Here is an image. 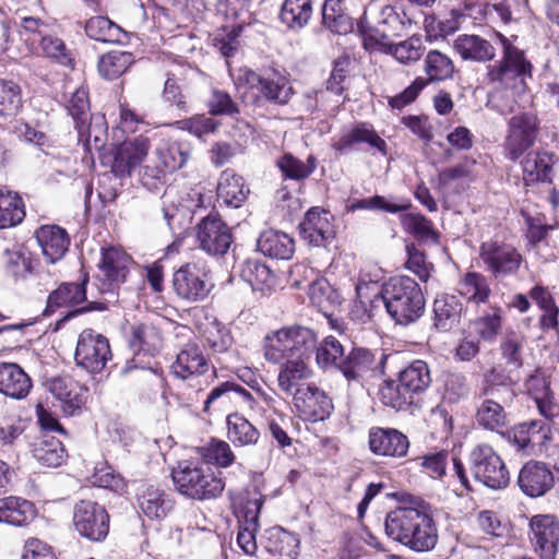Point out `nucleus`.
I'll list each match as a JSON object with an SVG mask.
<instances>
[{"label":"nucleus","instance_id":"nucleus-52","mask_svg":"<svg viewBox=\"0 0 559 559\" xmlns=\"http://www.w3.org/2000/svg\"><path fill=\"white\" fill-rule=\"evenodd\" d=\"M399 379L412 394L424 392L431 382L430 370L424 360H414L400 372Z\"/></svg>","mask_w":559,"mask_h":559},{"label":"nucleus","instance_id":"nucleus-11","mask_svg":"<svg viewBox=\"0 0 559 559\" xmlns=\"http://www.w3.org/2000/svg\"><path fill=\"white\" fill-rule=\"evenodd\" d=\"M236 83L257 91L259 97L275 105H286L293 95L286 78L278 74L263 76L248 68L239 70Z\"/></svg>","mask_w":559,"mask_h":559},{"label":"nucleus","instance_id":"nucleus-55","mask_svg":"<svg viewBox=\"0 0 559 559\" xmlns=\"http://www.w3.org/2000/svg\"><path fill=\"white\" fill-rule=\"evenodd\" d=\"M316 360L321 368L334 367L338 370L341 359L344 358L345 348L343 344L333 335L325 336L320 343L316 344Z\"/></svg>","mask_w":559,"mask_h":559},{"label":"nucleus","instance_id":"nucleus-17","mask_svg":"<svg viewBox=\"0 0 559 559\" xmlns=\"http://www.w3.org/2000/svg\"><path fill=\"white\" fill-rule=\"evenodd\" d=\"M531 542L540 559H555L559 542V523L554 515L540 514L532 518Z\"/></svg>","mask_w":559,"mask_h":559},{"label":"nucleus","instance_id":"nucleus-61","mask_svg":"<svg viewBox=\"0 0 559 559\" xmlns=\"http://www.w3.org/2000/svg\"><path fill=\"white\" fill-rule=\"evenodd\" d=\"M454 63L439 50H430L425 58V72L428 81H444L451 79L454 73Z\"/></svg>","mask_w":559,"mask_h":559},{"label":"nucleus","instance_id":"nucleus-56","mask_svg":"<svg viewBox=\"0 0 559 559\" xmlns=\"http://www.w3.org/2000/svg\"><path fill=\"white\" fill-rule=\"evenodd\" d=\"M22 107L21 86L14 81L0 79V117H14Z\"/></svg>","mask_w":559,"mask_h":559},{"label":"nucleus","instance_id":"nucleus-23","mask_svg":"<svg viewBox=\"0 0 559 559\" xmlns=\"http://www.w3.org/2000/svg\"><path fill=\"white\" fill-rule=\"evenodd\" d=\"M33 388L31 377L15 362H0V394L12 400H24Z\"/></svg>","mask_w":559,"mask_h":559},{"label":"nucleus","instance_id":"nucleus-35","mask_svg":"<svg viewBox=\"0 0 559 559\" xmlns=\"http://www.w3.org/2000/svg\"><path fill=\"white\" fill-rule=\"evenodd\" d=\"M508 404L496 396H486L476 412L477 424L486 430L500 432L508 425V416L504 411V405Z\"/></svg>","mask_w":559,"mask_h":559},{"label":"nucleus","instance_id":"nucleus-28","mask_svg":"<svg viewBox=\"0 0 559 559\" xmlns=\"http://www.w3.org/2000/svg\"><path fill=\"white\" fill-rule=\"evenodd\" d=\"M87 281V275H84L80 283H62L49 294L44 314L50 316L61 307H71L84 302L86 300L85 285Z\"/></svg>","mask_w":559,"mask_h":559},{"label":"nucleus","instance_id":"nucleus-18","mask_svg":"<svg viewBox=\"0 0 559 559\" xmlns=\"http://www.w3.org/2000/svg\"><path fill=\"white\" fill-rule=\"evenodd\" d=\"M293 402L298 412L312 421L324 420L333 409L330 397L314 384L298 389Z\"/></svg>","mask_w":559,"mask_h":559},{"label":"nucleus","instance_id":"nucleus-40","mask_svg":"<svg viewBox=\"0 0 559 559\" xmlns=\"http://www.w3.org/2000/svg\"><path fill=\"white\" fill-rule=\"evenodd\" d=\"M449 457L452 462L453 471L461 481V484L468 489V478L465 473V468L461 460L454 455H449L445 451L431 453L423 457L421 466L426 469L432 478H441L445 474Z\"/></svg>","mask_w":559,"mask_h":559},{"label":"nucleus","instance_id":"nucleus-22","mask_svg":"<svg viewBox=\"0 0 559 559\" xmlns=\"http://www.w3.org/2000/svg\"><path fill=\"white\" fill-rule=\"evenodd\" d=\"M209 367V360L201 347L198 344L188 343L177 354L170 368L176 378L189 380L204 374Z\"/></svg>","mask_w":559,"mask_h":559},{"label":"nucleus","instance_id":"nucleus-14","mask_svg":"<svg viewBox=\"0 0 559 559\" xmlns=\"http://www.w3.org/2000/svg\"><path fill=\"white\" fill-rule=\"evenodd\" d=\"M197 239L206 253L223 257L233 243V235L218 214H209L198 224Z\"/></svg>","mask_w":559,"mask_h":559},{"label":"nucleus","instance_id":"nucleus-42","mask_svg":"<svg viewBox=\"0 0 559 559\" xmlns=\"http://www.w3.org/2000/svg\"><path fill=\"white\" fill-rule=\"evenodd\" d=\"M459 294L467 301L485 304L491 295L488 278L477 272L466 273L457 285Z\"/></svg>","mask_w":559,"mask_h":559},{"label":"nucleus","instance_id":"nucleus-49","mask_svg":"<svg viewBox=\"0 0 559 559\" xmlns=\"http://www.w3.org/2000/svg\"><path fill=\"white\" fill-rule=\"evenodd\" d=\"M234 382L225 381L214 386L203 403V412L207 415L227 412L235 404Z\"/></svg>","mask_w":559,"mask_h":559},{"label":"nucleus","instance_id":"nucleus-16","mask_svg":"<svg viewBox=\"0 0 559 559\" xmlns=\"http://www.w3.org/2000/svg\"><path fill=\"white\" fill-rule=\"evenodd\" d=\"M411 25L412 20L404 12L400 13L395 7L385 4L379 8L376 25L366 36L381 47V41L403 36Z\"/></svg>","mask_w":559,"mask_h":559},{"label":"nucleus","instance_id":"nucleus-51","mask_svg":"<svg viewBox=\"0 0 559 559\" xmlns=\"http://www.w3.org/2000/svg\"><path fill=\"white\" fill-rule=\"evenodd\" d=\"M322 22L331 32L345 35L353 29V20L344 12L338 0H325L322 5Z\"/></svg>","mask_w":559,"mask_h":559},{"label":"nucleus","instance_id":"nucleus-25","mask_svg":"<svg viewBox=\"0 0 559 559\" xmlns=\"http://www.w3.org/2000/svg\"><path fill=\"white\" fill-rule=\"evenodd\" d=\"M38 245L47 262L55 263L63 258L70 246L66 229L58 225H45L35 233Z\"/></svg>","mask_w":559,"mask_h":559},{"label":"nucleus","instance_id":"nucleus-6","mask_svg":"<svg viewBox=\"0 0 559 559\" xmlns=\"http://www.w3.org/2000/svg\"><path fill=\"white\" fill-rule=\"evenodd\" d=\"M539 133V119L533 111H521L513 115L507 122V134L503 141L506 156L518 160L536 142Z\"/></svg>","mask_w":559,"mask_h":559},{"label":"nucleus","instance_id":"nucleus-59","mask_svg":"<svg viewBox=\"0 0 559 559\" xmlns=\"http://www.w3.org/2000/svg\"><path fill=\"white\" fill-rule=\"evenodd\" d=\"M474 326L481 340L493 342L502 326V309L498 306L490 307L474 320Z\"/></svg>","mask_w":559,"mask_h":559},{"label":"nucleus","instance_id":"nucleus-9","mask_svg":"<svg viewBox=\"0 0 559 559\" xmlns=\"http://www.w3.org/2000/svg\"><path fill=\"white\" fill-rule=\"evenodd\" d=\"M171 284L175 294L188 302L203 301L214 287L209 271L194 262H188L176 270Z\"/></svg>","mask_w":559,"mask_h":559},{"label":"nucleus","instance_id":"nucleus-46","mask_svg":"<svg viewBox=\"0 0 559 559\" xmlns=\"http://www.w3.org/2000/svg\"><path fill=\"white\" fill-rule=\"evenodd\" d=\"M192 147L187 142H165L156 151L163 167L173 173L183 167L191 156Z\"/></svg>","mask_w":559,"mask_h":559},{"label":"nucleus","instance_id":"nucleus-20","mask_svg":"<svg viewBox=\"0 0 559 559\" xmlns=\"http://www.w3.org/2000/svg\"><path fill=\"white\" fill-rule=\"evenodd\" d=\"M518 484L524 495L537 498L552 488L554 475L546 464L531 461L520 469Z\"/></svg>","mask_w":559,"mask_h":559},{"label":"nucleus","instance_id":"nucleus-62","mask_svg":"<svg viewBox=\"0 0 559 559\" xmlns=\"http://www.w3.org/2000/svg\"><path fill=\"white\" fill-rule=\"evenodd\" d=\"M200 453L206 462L223 468L230 466L236 461L230 443L219 439H212L200 449Z\"/></svg>","mask_w":559,"mask_h":559},{"label":"nucleus","instance_id":"nucleus-54","mask_svg":"<svg viewBox=\"0 0 559 559\" xmlns=\"http://www.w3.org/2000/svg\"><path fill=\"white\" fill-rule=\"evenodd\" d=\"M276 165L285 178L300 181L316 170L317 159L313 155H309L307 162L304 163L293 154L286 153L277 159Z\"/></svg>","mask_w":559,"mask_h":559},{"label":"nucleus","instance_id":"nucleus-3","mask_svg":"<svg viewBox=\"0 0 559 559\" xmlns=\"http://www.w3.org/2000/svg\"><path fill=\"white\" fill-rule=\"evenodd\" d=\"M317 334L310 328L293 324L267 333L264 337V358L271 364L289 359H307L314 350Z\"/></svg>","mask_w":559,"mask_h":559},{"label":"nucleus","instance_id":"nucleus-43","mask_svg":"<svg viewBox=\"0 0 559 559\" xmlns=\"http://www.w3.org/2000/svg\"><path fill=\"white\" fill-rule=\"evenodd\" d=\"M129 343L134 352H145L154 355L162 347V334L153 324H135L131 328Z\"/></svg>","mask_w":559,"mask_h":559},{"label":"nucleus","instance_id":"nucleus-37","mask_svg":"<svg viewBox=\"0 0 559 559\" xmlns=\"http://www.w3.org/2000/svg\"><path fill=\"white\" fill-rule=\"evenodd\" d=\"M249 193L243 178L236 175L231 169H225L219 177L217 197L226 205L239 207Z\"/></svg>","mask_w":559,"mask_h":559},{"label":"nucleus","instance_id":"nucleus-38","mask_svg":"<svg viewBox=\"0 0 559 559\" xmlns=\"http://www.w3.org/2000/svg\"><path fill=\"white\" fill-rule=\"evenodd\" d=\"M138 502L142 512L150 519H162L173 508L164 491L153 485H142L139 488Z\"/></svg>","mask_w":559,"mask_h":559},{"label":"nucleus","instance_id":"nucleus-45","mask_svg":"<svg viewBox=\"0 0 559 559\" xmlns=\"http://www.w3.org/2000/svg\"><path fill=\"white\" fill-rule=\"evenodd\" d=\"M86 35L102 43H121L124 37L123 29L106 16H93L85 23Z\"/></svg>","mask_w":559,"mask_h":559},{"label":"nucleus","instance_id":"nucleus-57","mask_svg":"<svg viewBox=\"0 0 559 559\" xmlns=\"http://www.w3.org/2000/svg\"><path fill=\"white\" fill-rule=\"evenodd\" d=\"M134 59L128 51H111L99 59V74L107 80H115L123 74L133 63Z\"/></svg>","mask_w":559,"mask_h":559},{"label":"nucleus","instance_id":"nucleus-53","mask_svg":"<svg viewBox=\"0 0 559 559\" xmlns=\"http://www.w3.org/2000/svg\"><path fill=\"white\" fill-rule=\"evenodd\" d=\"M381 51L392 55L401 63L417 61L424 51L421 38L412 36L408 39L394 44L391 41H381Z\"/></svg>","mask_w":559,"mask_h":559},{"label":"nucleus","instance_id":"nucleus-10","mask_svg":"<svg viewBox=\"0 0 559 559\" xmlns=\"http://www.w3.org/2000/svg\"><path fill=\"white\" fill-rule=\"evenodd\" d=\"M131 262L124 251L115 247L103 248L95 276L99 292L114 294L126 282Z\"/></svg>","mask_w":559,"mask_h":559},{"label":"nucleus","instance_id":"nucleus-39","mask_svg":"<svg viewBox=\"0 0 559 559\" xmlns=\"http://www.w3.org/2000/svg\"><path fill=\"white\" fill-rule=\"evenodd\" d=\"M312 12L311 0H284L281 5L280 21L288 29L298 32L309 24Z\"/></svg>","mask_w":559,"mask_h":559},{"label":"nucleus","instance_id":"nucleus-29","mask_svg":"<svg viewBox=\"0 0 559 559\" xmlns=\"http://www.w3.org/2000/svg\"><path fill=\"white\" fill-rule=\"evenodd\" d=\"M306 359H289L281 364L277 376V384L282 392L288 396L295 397V393L300 388H307L304 380L311 376L310 368L305 362Z\"/></svg>","mask_w":559,"mask_h":559},{"label":"nucleus","instance_id":"nucleus-5","mask_svg":"<svg viewBox=\"0 0 559 559\" xmlns=\"http://www.w3.org/2000/svg\"><path fill=\"white\" fill-rule=\"evenodd\" d=\"M502 46V58L488 67L487 78L490 83L507 90L521 92L525 81L532 76V63L525 58L523 50L515 47L506 36L497 34Z\"/></svg>","mask_w":559,"mask_h":559},{"label":"nucleus","instance_id":"nucleus-58","mask_svg":"<svg viewBox=\"0 0 559 559\" xmlns=\"http://www.w3.org/2000/svg\"><path fill=\"white\" fill-rule=\"evenodd\" d=\"M67 110L73 119L78 134L84 135V126L91 121L88 95L84 88H76L72 93Z\"/></svg>","mask_w":559,"mask_h":559},{"label":"nucleus","instance_id":"nucleus-31","mask_svg":"<svg viewBox=\"0 0 559 559\" xmlns=\"http://www.w3.org/2000/svg\"><path fill=\"white\" fill-rule=\"evenodd\" d=\"M463 304L455 295L442 294L433 301V325L437 330L447 332L455 326L461 319Z\"/></svg>","mask_w":559,"mask_h":559},{"label":"nucleus","instance_id":"nucleus-60","mask_svg":"<svg viewBox=\"0 0 559 559\" xmlns=\"http://www.w3.org/2000/svg\"><path fill=\"white\" fill-rule=\"evenodd\" d=\"M524 345L525 336L523 334L514 331L506 333L500 343V352L507 366L515 370L523 366Z\"/></svg>","mask_w":559,"mask_h":559},{"label":"nucleus","instance_id":"nucleus-13","mask_svg":"<svg viewBox=\"0 0 559 559\" xmlns=\"http://www.w3.org/2000/svg\"><path fill=\"white\" fill-rule=\"evenodd\" d=\"M73 525L81 536L99 542L108 534L109 515L97 502L81 500L74 506Z\"/></svg>","mask_w":559,"mask_h":559},{"label":"nucleus","instance_id":"nucleus-21","mask_svg":"<svg viewBox=\"0 0 559 559\" xmlns=\"http://www.w3.org/2000/svg\"><path fill=\"white\" fill-rule=\"evenodd\" d=\"M150 142L147 138L138 136L133 140L123 141L115 153L111 165V171L117 177L130 176L135 168L147 155Z\"/></svg>","mask_w":559,"mask_h":559},{"label":"nucleus","instance_id":"nucleus-47","mask_svg":"<svg viewBox=\"0 0 559 559\" xmlns=\"http://www.w3.org/2000/svg\"><path fill=\"white\" fill-rule=\"evenodd\" d=\"M25 217L22 198L12 191L0 189V228L20 224Z\"/></svg>","mask_w":559,"mask_h":559},{"label":"nucleus","instance_id":"nucleus-1","mask_svg":"<svg viewBox=\"0 0 559 559\" xmlns=\"http://www.w3.org/2000/svg\"><path fill=\"white\" fill-rule=\"evenodd\" d=\"M385 534L403 546L418 552L432 550L439 539L432 516L425 510L399 507L384 521Z\"/></svg>","mask_w":559,"mask_h":559},{"label":"nucleus","instance_id":"nucleus-2","mask_svg":"<svg viewBox=\"0 0 559 559\" xmlns=\"http://www.w3.org/2000/svg\"><path fill=\"white\" fill-rule=\"evenodd\" d=\"M378 297L388 314L397 324L416 322L425 312V297L420 286L408 276H397L385 283Z\"/></svg>","mask_w":559,"mask_h":559},{"label":"nucleus","instance_id":"nucleus-36","mask_svg":"<svg viewBox=\"0 0 559 559\" xmlns=\"http://www.w3.org/2000/svg\"><path fill=\"white\" fill-rule=\"evenodd\" d=\"M32 454L43 466L57 467L62 463L66 450L55 436L41 432L32 444Z\"/></svg>","mask_w":559,"mask_h":559},{"label":"nucleus","instance_id":"nucleus-50","mask_svg":"<svg viewBox=\"0 0 559 559\" xmlns=\"http://www.w3.org/2000/svg\"><path fill=\"white\" fill-rule=\"evenodd\" d=\"M240 275L253 289L270 290L275 285V275L269 266L257 260H247Z\"/></svg>","mask_w":559,"mask_h":559},{"label":"nucleus","instance_id":"nucleus-26","mask_svg":"<svg viewBox=\"0 0 559 559\" xmlns=\"http://www.w3.org/2000/svg\"><path fill=\"white\" fill-rule=\"evenodd\" d=\"M367 143L371 147L378 150L382 155H386V143L381 139L374 130L369 129L366 124L360 123L356 127L344 130L332 144V147L340 153L352 151L356 144Z\"/></svg>","mask_w":559,"mask_h":559},{"label":"nucleus","instance_id":"nucleus-8","mask_svg":"<svg viewBox=\"0 0 559 559\" xmlns=\"http://www.w3.org/2000/svg\"><path fill=\"white\" fill-rule=\"evenodd\" d=\"M469 468L475 479L491 489H501L509 484V472L489 444H477L471 451Z\"/></svg>","mask_w":559,"mask_h":559},{"label":"nucleus","instance_id":"nucleus-48","mask_svg":"<svg viewBox=\"0 0 559 559\" xmlns=\"http://www.w3.org/2000/svg\"><path fill=\"white\" fill-rule=\"evenodd\" d=\"M203 345L215 354L228 352L234 340L230 331L216 319L207 322L201 332Z\"/></svg>","mask_w":559,"mask_h":559},{"label":"nucleus","instance_id":"nucleus-24","mask_svg":"<svg viewBox=\"0 0 559 559\" xmlns=\"http://www.w3.org/2000/svg\"><path fill=\"white\" fill-rule=\"evenodd\" d=\"M330 213L319 209L309 210L299 224V234L309 245L320 246L334 237Z\"/></svg>","mask_w":559,"mask_h":559},{"label":"nucleus","instance_id":"nucleus-15","mask_svg":"<svg viewBox=\"0 0 559 559\" xmlns=\"http://www.w3.org/2000/svg\"><path fill=\"white\" fill-rule=\"evenodd\" d=\"M377 353L365 347H353L341 359L338 371L348 381L361 382L371 377L385 361V355L381 353L377 359Z\"/></svg>","mask_w":559,"mask_h":559},{"label":"nucleus","instance_id":"nucleus-64","mask_svg":"<svg viewBox=\"0 0 559 559\" xmlns=\"http://www.w3.org/2000/svg\"><path fill=\"white\" fill-rule=\"evenodd\" d=\"M379 394L381 402L394 409H403L413 403V394L402 385L400 379L397 382H384Z\"/></svg>","mask_w":559,"mask_h":559},{"label":"nucleus","instance_id":"nucleus-44","mask_svg":"<svg viewBox=\"0 0 559 559\" xmlns=\"http://www.w3.org/2000/svg\"><path fill=\"white\" fill-rule=\"evenodd\" d=\"M552 163V156L546 152L527 154L522 162L524 180L526 182L550 181Z\"/></svg>","mask_w":559,"mask_h":559},{"label":"nucleus","instance_id":"nucleus-12","mask_svg":"<svg viewBox=\"0 0 559 559\" xmlns=\"http://www.w3.org/2000/svg\"><path fill=\"white\" fill-rule=\"evenodd\" d=\"M479 258L486 270L496 278L514 275L523 260L513 246L498 240L483 242L479 248Z\"/></svg>","mask_w":559,"mask_h":559},{"label":"nucleus","instance_id":"nucleus-7","mask_svg":"<svg viewBox=\"0 0 559 559\" xmlns=\"http://www.w3.org/2000/svg\"><path fill=\"white\" fill-rule=\"evenodd\" d=\"M109 340L92 329L83 330L78 337L74 360L78 367L96 374L105 371L111 361Z\"/></svg>","mask_w":559,"mask_h":559},{"label":"nucleus","instance_id":"nucleus-33","mask_svg":"<svg viewBox=\"0 0 559 559\" xmlns=\"http://www.w3.org/2000/svg\"><path fill=\"white\" fill-rule=\"evenodd\" d=\"M258 250L272 259L288 260L295 250L294 239L285 233L267 229L261 233L257 241Z\"/></svg>","mask_w":559,"mask_h":559},{"label":"nucleus","instance_id":"nucleus-4","mask_svg":"<svg viewBox=\"0 0 559 559\" xmlns=\"http://www.w3.org/2000/svg\"><path fill=\"white\" fill-rule=\"evenodd\" d=\"M176 490L190 499L204 501L219 497L225 483L211 467L197 462L181 461L171 468Z\"/></svg>","mask_w":559,"mask_h":559},{"label":"nucleus","instance_id":"nucleus-32","mask_svg":"<svg viewBox=\"0 0 559 559\" xmlns=\"http://www.w3.org/2000/svg\"><path fill=\"white\" fill-rule=\"evenodd\" d=\"M227 439L236 448H249L258 444L261 433L259 429L239 413L226 417Z\"/></svg>","mask_w":559,"mask_h":559},{"label":"nucleus","instance_id":"nucleus-63","mask_svg":"<svg viewBox=\"0 0 559 559\" xmlns=\"http://www.w3.org/2000/svg\"><path fill=\"white\" fill-rule=\"evenodd\" d=\"M403 228L419 240H438V233L432 223L419 213H407L400 216Z\"/></svg>","mask_w":559,"mask_h":559},{"label":"nucleus","instance_id":"nucleus-30","mask_svg":"<svg viewBox=\"0 0 559 559\" xmlns=\"http://www.w3.org/2000/svg\"><path fill=\"white\" fill-rule=\"evenodd\" d=\"M36 516L33 502L15 496L0 499V523L13 526H23L32 522Z\"/></svg>","mask_w":559,"mask_h":559},{"label":"nucleus","instance_id":"nucleus-19","mask_svg":"<svg viewBox=\"0 0 559 559\" xmlns=\"http://www.w3.org/2000/svg\"><path fill=\"white\" fill-rule=\"evenodd\" d=\"M368 443L373 454L396 459L404 457L409 448L408 438L394 428H370Z\"/></svg>","mask_w":559,"mask_h":559},{"label":"nucleus","instance_id":"nucleus-41","mask_svg":"<svg viewBox=\"0 0 559 559\" xmlns=\"http://www.w3.org/2000/svg\"><path fill=\"white\" fill-rule=\"evenodd\" d=\"M483 394L496 396L504 403H512L515 397L514 381L503 369L493 367L485 374Z\"/></svg>","mask_w":559,"mask_h":559},{"label":"nucleus","instance_id":"nucleus-27","mask_svg":"<svg viewBox=\"0 0 559 559\" xmlns=\"http://www.w3.org/2000/svg\"><path fill=\"white\" fill-rule=\"evenodd\" d=\"M525 388L544 417L552 418L558 414L559 406L554 402L550 381L545 373L537 370L526 380Z\"/></svg>","mask_w":559,"mask_h":559},{"label":"nucleus","instance_id":"nucleus-34","mask_svg":"<svg viewBox=\"0 0 559 559\" xmlns=\"http://www.w3.org/2000/svg\"><path fill=\"white\" fill-rule=\"evenodd\" d=\"M454 49L464 60L476 62L491 61L496 56L492 44L478 35H460L454 40Z\"/></svg>","mask_w":559,"mask_h":559}]
</instances>
